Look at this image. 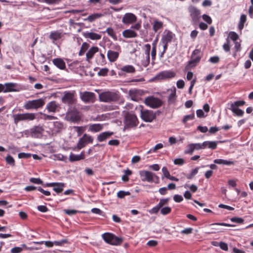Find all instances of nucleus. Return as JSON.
Returning a JSON list of instances; mask_svg holds the SVG:
<instances>
[{
	"instance_id": "1",
	"label": "nucleus",
	"mask_w": 253,
	"mask_h": 253,
	"mask_svg": "<svg viewBox=\"0 0 253 253\" xmlns=\"http://www.w3.org/2000/svg\"><path fill=\"white\" fill-rule=\"evenodd\" d=\"M120 95L118 92L114 91H104L99 94V100L106 103L116 102L119 100Z\"/></svg>"
},
{
	"instance_id": "2",
	"label": "nucleus",
	"mask_w": 253,
	"mask_h": 253,
	"mask_svg": "<svg viewBox=\"0 0 253 253\" xmlns=\"http://www.w3.org/2000/svg\"><path fill=\"white\" fill-rule=\"evenodd\" d=\"M124 128L129 129L136 127L138 124L136 116L132 112H126L124 115Z\"/></svg>"
},
{
	"instance_id": "3",
	"label": "nucleus",
	"mask_w": 253,
	"mask_h": 253,
	"mask_svg": "<svg viewBox=\"0 0 253 253\" xmlns=\"http://www.w3.org/2000/svg\"><path fill=\"white\" fill-rule=\"evenodd\" d=\"M102 237L106 243L114 246L120 245L123 241L122 238L117 237L114 234L108 232L103 234Z\"/></svg>"
},
{
	"instance_id": "4",
	"label": "nucleus",
	"mask_w": 253,
	"mask_h": 253,
	"mask_svg": "<svg viewBox=\"0 0 253 253\" xmlns=\"http://www.w3.org/2000/svg\"><path fill=\"white\" fill-rule=\"evenodd\" d=\"M44 104V99L43 98L29 100L25 103L24 108L26 110L38 109L42 108Z\"/></svg>"
},
{
	"instance_id": "5",
	"label": "nucleus",
	"mask_w": 253,
	"mask_h": 253,
	"mask_svg": "<svg viewBox=\"0 0 253 253\" xmlns=\"http://www.w3.org/2000/svg\"><path fill=\"white\" fill-rule=\"evenodd\" d=\"M62 101L63 103L67 104L69 105L75 104L76 102L75 91H65L64 92V95L62 97Z\"/></svg>"
},
{
	"instance_id": "6",
	"label": "nucleus",
	"mask_w": 253,
	"mask_h": 253,
	"mask_svg": "<svg viewBox=\"0 0 253 253\" xmlns=\"http://www.w3.org/2000/svg\"><path fill=\"white\" fill-rule=\"evenodd\" d=\"M145 104L150 107L154 109L158 108L162 106V101L154 96H148L145 98Z\"/></svg>"
},
{
	"instance_id": "7",
	"label": "nucleus",
	"mask_w": 253,
	"mask_h": 253,
	"mask_svg": "<svg viewBox=\"0 0 253 253\" xmlns=\"http://www.w3.org/2000/svg\"><path fill=\"white\" fill-rule=\"evenodd\" d=\"M14 123L17 124L22 121H33L36 119L35 113L18 114L13 116Z\"/></svg>"
},
{
	"instance_id": "8",
	"label": "nucleus",
	"mask_w": 253,
	"mask_h": 253,
	"mask_svg": "<svg viewBox=\"0 0 253 253\" xmlns=\"http://www.w3.org/2000/svg\"><path fill=\"white\" fill-rule=\"evenodd\" d=\"M139 173L141 180L143 182H152L154 177L158 178V176L151 171L143 170H140Z\"/></svg>"
},
{
	"instance_id": "9",
	"label": "nucleus",
	"mask_w": 253,
	"mask_h": 253,
	"mask_svg": "<svg viewBox=\"0 0 253 253\" xmlns=\"http://www.w3.org/2000/svg\"><path fill=\"white\" fill-rule=\"evenodd\" d=\"M81 115L77 110L68 111L65 115V119L71 122H77L81 119Z\"/></svg>"
},
{
	"instance_id": "10",
	"label": "nucleus",
	"mask_w": 253,
	"mask_h": 253,
	"mask_svg": "<svg viewBox=\"0 0 253 253\" xmlns=\"http://www.w3.org/2000/svg\"><path fill=\"white\" fill-rule=\"evenodd\" d=\"M93 140V138L92 136L84 134L83 137L79 139L77 145V148L78 150H80L84 147L87 144L92 143Z\"/></svg>"
},
{
	"instance_id": "11",
	"label": "nucleus",
	"mask_w": 253,
	"mask_h": 253,
	"mask_svg": "<svg viewBox=\"0 0 253 253\" xmlns=\"http://www.w3.org/2000/svg\"><path fill=\"white\" fill-rule=\"evenodd\" d=\"M141 118L146 122H151L156 118V114L152 110H141Z\"/></svg>"
},
{
	"instance_id": "12",
	"label": "nucleus",
	"mask_w": 253,
	"mask_h": 253,
	"mask_svg": "<svg viewBox=\"0 0 253 253\" xmlns=\"http://www.w3.org/2000/svg\"><path fill=\"white\" fill-rule=\"evenodd\" d=\"M151 49V45L146 44L144 45V59L141 60L142 65L146 67L150 63V51Z\"/></svg>"
},
{
	"instance_id": "13",
	"label": "nucleus",
	"mask_w": 253,
	"mask_h": 253,
	"mask_svg": "<svg viewBox=\"0 0 253 253\" xmlns=\"http://www.w3.org/2000/svg\"><path fill=\"white\" fill-rule=\"evenodd\" d=\"M80 97L85 103L92 102L95 100V94L93 92L85 91L80 93Z\"/></svg>"
},
{
	"instance_id": "14",
	"label": "nucleus",
	"mask_w": 253,
	"mask_h": 253,
	"mask_svg": "<svg viewBox=\"0 0 253 253\" xmlns=\"http://www.w3.org/2000/svg\"><path fill=\"white\" fill-rule=\"evenodd\" d=\"M200 50L199 49H195L191 55V59L189 61V65L191 66H195L200 60Z\"/></svg>"
},
{
	"instance_id": "15",
	"label": "nucleus",
	"mask_w": 253,
	"mask_h": 253,
	"mask_svg": "<svg viewBox=\"0 0 253 253\" xmlns=\"http://www.w3.org/2000/svg\"><path fill=\"white\" fill-rule=\"evenodd\" d=\"M136 16L131 13H127L123 17L122 22L125 24H129L136 21Z\"/></svg>"
},
{
	"instance_id": "16",
	"label": "nucleus",
	"mask_w": 253,
	"mask_h": 253,
	"mask_svg": "<svg viewBox=\"0 0 253 253\" xmlns=\"http://www.w3.org/2000/svg\"><path fill=\"white\" fill-rule=\"evenodd\" d=\"M190 15L193 20H197L201 14L200 10L194 6H190L188 7Z\"/></svg>"
},
{
	"instance_id": "17",
	"label": "nucleus",
	"mask_w": 253,
	"mask_h": 253,
	"mask_svg": "<svg viewBox=\"0 0 253 253\" xmlns=\"http://www.w3.org/2000/svg\"><path fill=\"white\" fill-rule=\"evenodd\" d=\"M43 128L40 126H36L30 129V133L32 136L39 138L40 137L43 132Z\"/></svg>"
},
{
	"instance_id": "18",
	"label": "nucleus",
	"mask_w": 253,
	"mask_h": 253,
	"mask_svg": "<svg viewBox=\"0 0 253 253\" xmlns=\"http://www.w3.org/2000/svg\"><path fill=\"white\" fill-rule=\"evenodd\" d=\"M175 76V73L171 71H165L160 73L157 75V78L159 79H170L173 78Z\"/></svg>"
},
{
	"instance_id": "19",
	"label": "nucleus",
	"mask_w": 253,
	"mask_h": 253,
	"mask_svg": "<svg viewBox=\"0 0 253 253\" xmlns=\"http://www.w3.org/2000/svg\"><path fill=\"white\" fill-rule=\"evenodd\" d=\"M174 35L173 33L169 31L164 32L161 41V43H169L171 42L173 39Z\"/></svg>"
},
{
	"instance_id": "20",
	"label": "nucleus",
	"mask_w": 253,
	"mask_h": 253,
	"mask_svg": "<svg viewBox=\"0 0 253 253\" xmlns=\"http://www.w3.org/2000/svg\"><path fill=\"white\" fill-rule=\"evenodd\" d=\"M59 107V105L56 101H52L49 102L46 106V109L48 110V112L54 113L56 111L57 109Z\"/></svg>"
},
{
	"instance_id": "21",
	"label": "nucleus",
	"mask_w": 253,
	"mask_h": 253,
	"mask_svg": "<svg viewBox=\"0 0 253 253\" xmlns=\"http://www.w3.org/2000/svg\"><path fill=\"white\" fill-rule=\"evenodd\" d=\"M52 62L55 66L61 70H64L66 68L65 62L61 58H55L53 59Z\"/></svg>"
},
{
	"instance_id": "22",
	"label": "nucleus",
	"mask_w": 253,
	"mask_h": 253,
	"mask_svg": "<svg viewBox=\"0 0 253 253\" xmlns=\"http://www.w3.org/2000/svg\"><path fill=\"white\" fill-rule=\"evenodd\" d=\"M119 55V52L118 51H114L111 50H109L107 52V57L108 60L111 62H115Z\"/></svg>"
},
{
	"instance_id": "23",
	"label": "nucleus",
	"mask_w": 253,
	"mask_h": 253,
	"mask_svg": "<svg viewBox=\"0 0 253 253\" xmlns=\"http://www.w3.org/2000/svg\"><path fill=\"white\" fill-rule=\"evenodd\" d=\"M84 36L92 40H98L101 38V36L98 34L93 32H85L83 34Z\"/></svg>"
},
{
	"instance_id": "24",
	"label": "nucleus",
	"mask_w": 253,
	"mask_h": 253,
	"mask_svg": "<svg viewBox=\"0 0 253 253\" xmlns=\"http://www.w3.org/2000/svg\"><path fill=\"white\" fill-rule=\"evenodd\" d=\"M217 141H206L202 143V146L204 149L208 148L211 149H215L217 147Z\"/></svg>"
},
{
	"instance_id": "25",
	"label": "nucleus",
	"mask_w": 253,
	"mask_h": 253,
	"mask_svg": "<svg viewBox=\"0 0 253 253\" xmlns=\"http://www.w3.org/2000/svg\"><path fill=\"white\" fill-rule=\"evenodd\" d=\"M99 50L98 47L93 46L91 47L86 54V60L89 61L94 56V54Z\"/></svg>"
},
{
	"instance_id": "26",
	"label": "nucleus",
	"mask_w": 253,
	"mask_h": 253,
	"mask_svg": "<svg viewBox=\"0 0 253 253\" xmlns=\"http://www.w3.org/2000/svg\"><path fill=\"white\" fill-rule=\"evenodd\" d=\"M122 35L126 38H132L137 36V34L136 32L130 29L124 31Z\"/></svg>"
},
{
	"instance_id": "27",
	"label": "nucleus",
	"mask_w": 253,
	"mask_h": 253,
	"mask_svg": "<svg viewBox=\"0 0 253 253\" xmlns=\"http://www.w3.org/2000/svg\"><path fill=\"white\" fill-rule=\"evenodd\" d=\"M113 134V132L106 131L99 134L97 136V140L99 142H102L106 140Z\"/></svg>"
},
{
	"instance_id": "28",
	"label": "nucleus",
	"mask_w": 253,
	"mask_h": 253,
	"mask_svg": "<svg viewBox=\"0 0 253 253\" xmlns=\"http://www.w3.org/2000/svg\"><path fill=\"white\" fill-rule=\"evenodd\" d=\"M84 157L83 152H82L79 155H75L73 153H71L69 156V160L71 162L78 161L84 159Z\"/></svg>"
},
{
	"instance_id": "29",
	"label": "nucleus",
	"mask_w": 253,
	"mask_h": 253,
	"mask_svg": "<svg viewBox=\"0 0 253 253\" xmlns=\"http://www.w3.org/2000/svg\"><path fill=\"white\" fill-rule=\"evenodd\" d=\"M170 93L168 96V103L169 104H173L176 100V89L174 88L170 90Z\"/></svg>"
},
{
	"instance_id": "30",
	"label": "nucleus",
	"mask_w": 253,
	"mask_h": 253,
	"mask_svg": "<svg viewBox=\"0 0 253 253\" xmlns=\"http://www.w3.org/2000/svg\"><path fill=\"white\" fill-rule=\"evenodd\" d=\"M140 90L133 89H131L128 92V95L131 100L133 101H137L138 95L139 94Z\"/></svg>"
},
{
	"instance_id": "31",
	"label": "nucleus",
	"mask_w": 253,
	"mask_h": 253,
	"mask_svg": "<svg viewBox=\"0 0 253 253\" xmlns=\"http://www.w3.org/2000/svg\"><path fill=\"white\" fill-rule=\"evenodd\" d=\"M102 128V125H101L100 124H96L90 125L88 129L89 131L91 132H96L101 130Z\"/></svg>"
},
{
	"instance_id": "32",
	"label": "nucleus",
	"mask_w": 253,
	"mask_h": 253,
	"mask_svg": "<svg viewBox=\"0 0 253 253\" xmlns=\"http://www.w3.org/2000/svg\"><path fill=\"white\" fill-rule=\"evenodd\" d=\"M103 16L101 13H94L88 16L86 18L84 19V21H88L90 22H92L95 20Z\"/></svg>"
},
{
	"instance_id": "33",
	"label": "nucleus",
	"mask_w": 253,
	"mask_h": 253,
	"mask_svg": "<svg viewBox=\"0 0 253 253\" xmlns=\"http://www.w3.org/2000/svg\"><path fill=\"white\" fill-rule=\"evenodd\" d=\"M16 84L12 83H5V90L6 92L11 91H17V89L15 88Z\"/></svg>"
},
{
	"instance_id": "34",
	"label": "nucleus",
	"mask_w": 253,
	"mask_h": 253,
	"mask_svg": "<svg viewBox=\"0 0 253 253\" xmlns=\"http://www.w3.org/2000/svg\"><path fill=\"white\" fill-rule=\"evenodd\" d=\"M213 162H214V163L216 164L225 165H227V166L233 165L234 164V162L233 161H227V160L220 159H215L213 161Z\"/></svg>"
},
{
	"instance_id": "35",
	"label": "nucleus",
	"mask_w": 253,
	"mask_h": 253,
	"mask_svg": "<svg viewBox=\"0 0 253 253\" xmlns=\"http://www.w3.org/2000/svg\"><path fill=\"white\" fill-rule=\"evenodd\" d=\"M62 33L59 31L51 32L49 35V38L53 41H57L62 37Z\"/></svg>"
},
{
	"instance_id": "36",
	"label": "nucleus",
	"mask_w": 253,
	"mask_h": 253,
	"mask_svg": "<svg viewBox=\"0 0 253 253\" xmlns=\"http://www.w3.org/2000/svg\"><path fill=\"white\" fill-rule=\"evenodd\" d=\"M163 27V23L162 22L157 20H155L153 25V29L155 32H157L159 30L162 29Z\"/></svg>"
},
{
	"instance_id": "37",
	"label": "nucleus",
	"mask_w": 253,
	"mask_h": 253,
	"mask_svg": "<svg viewBox=\"0 0 253 253\" xmlns=\"http://www.w3.org/2000/svg\"><path fill=\"white\" fill-rule=\"evenodd\" d=\"M65 186L64 183H56L54 186L53 190L57 193L61 192L63 190V188Z\"/></svg>"
},
{
	"instance_id": "38",
	"label": "nucleus",
	"mask_w": 253,
	"mask_h": 253,
	"mask_svg": "<svg viewBox=\"0 0 253 253\" xmlns=\"http://www.w3.org/2000/svg\"><path fill=\"white\" fill-rule=\"evenodd\" d=\"M122 71L126 73H132L135 71V68L131 65H126L123 67L121 69Z\"/></svg>"
},
{
	"instance_id": "39",
	"label": "nucleus",
	"mask_w": 253,
	"mask_h": 253,
	"mask_svg": "<svg viewBox=\"0 0 253 253\" xmlns=\"http://www.w3.org/2000/svg\"><path fill=\"white\" fill-rule=\"evenodd\" d=\"M246 21V15L245 14L241 15L240 19V22L238 24V28L240 30H242L244 26V24Z\"/></svg>"
},
{
	"instance_id": "40",
	"label": "nucleus",
	"mask_w": 253,
	"mask_h": 253,
	"mask_svg": "<svg viewBox=\"0 0 253 253\" xmlns=\"http://www.w3.org/2000/svg\"><path fill=\"white\" fill-rule=\"evenodd\" d=\"M106 33L109 36L112 37L114 40H117V37L112 28H108L106 30Z\"/></svg>"
},
{
	"instance_id": "41",
	"label": "nucleus",
	"mask_w": 253,
	"mask_h": 253,
	"mask_svg": "<svg viewBox=\"0 0 253 253\" xmlns=\"http://www.w3.org/2000/svg\"><path fill=\"white\" fill-rule=\"evenodd\" d=\"M229 109L231 110L234 114L238 116L241 117L244 113V111L238 108H230Z\"/></svg>"
},
{
	"instance_id": "42",
	"label": "nucleus",
	"mask_w": 253,
	"mask_h": 253,
	"mask_svg": "<svg viewBox=\"0 0 253 253\" xmlns=\"http://www.w3.org/2000/svg\"><path fill=\"white\" fill-rule=\"evenodd\" d=\"M89 47V44L87 42H83L82 46L81 47V49L79 51V55L80 56H82L83 55V54L85 52V51L87 50V49Z\"/></svg>"
},
{
	"instance_id": "43",
	"label": "nucleus",
	"mask_w": 253,
	"mask_h": 253,
	"mask_svg": "<svg viewBox=\"0 0 253 253\" xmlns=\"http://www.w3.org/2000/svg\"><path fill=\"white\" fill-rule=\"evenodd\" d=\"M125 174L122 176V180L124 182H127L128 180V176L132 174V171L127 169L124 171Z\"/></svg>"
},
{
	"instance_id": "44",
	"label": "nucleus",
	"mask_w": 253,
	"mask_h": 253,
	"mask_svg": "<svg viewBox=\"0 0 253 253\" xmlns=\"http://www.w3.org/2000/svg\"><path fill=\"white\" fill-rule=\"evenodd\" d=\"M246 103L245 101L243 100L237 101L230 104V108H238L239 106H243Z\"/></svg>"
},
{
	"instance_id": "45",
	"label": "nucleus",
	"mask_w": 253,
	"mask_h": 253,
	"mask_svg": "<svg viewBox=\"0 0 253 253\" xmlns=\"http://www.w3.org/2000/svg\"><path fill=\"white\" fill-rule=\"evenodd\" d=\"M5 161L6 163L10 166L14 167L15 166V161L12 157L10 155H8L5 158Z\"/></svg>"
},
{
	"instance_id": "46",
	"label": "nucleus",
	"mask_w": 253,
	"mask_h": 253,
	"mask_svg": "<svg viewBox=\"0 0 253 253\" xmlns=\"http://www.w3.org/2000/svg\"><path fill=\"white\" fill-rule=\"evenodd\" d=\"M194 118H195L194 114L186 115L184 117V118L182 120V122L185 124L187 122H188V121H190V120H192L194 119Z\"/></svg>"
},
{
	"instance_id": "47",
	"label": "nucleus",
	"mask_w": 253,
	"mask_h": 253,
	"mask_svg": "<svg viewBox=\"0 0 253 253\" xmlns=\"http://www.w3.org/2000/svg\"><path fill=\"white\" fill-rule=\"evenodd\" d=\"M195 150L193 143L189 144L185 150L186 154H192L193 152Z\"/></svg>"
},
{
	"instance_id": "48",
	"label": "nucleus",
	"mask_w": 253,
	"mask_h": 253,
	"mask_svg": "<svg viewBox=\"0 0 253 253\" xmlns=\"http://www.w3.org/2000/svg\"><path fill=\"white\" fill-rule=\"evenodd\" d=\"M161 213L163 215H167L170 212L171 208L169 207H165L161 208Z\"/></svg>"
},
{
	"instance_id": "49",
	"label": "nucleus",
	"mask_w": 253,
	"mask_h": 253,
	"mask_svg": "<svg viewBox=\"0 0 253 253\" xmlns=\"http://www.w3.org/2000/svg\"><path fill=\"white\" fill-rule=\"evenodd\" d=\"M229 37L234 42L238 39V35L234 32H230L229 34Z\"/></svg>"
},
{
	"instance_id": "50",
	"label": "nucleus",
	"mask_w": 253,
	"mask_h": 253,
	"mask_svg": "<svg viewBox=\"0 0 253 253\" xmlns=\"http://www.w3.org/2000/svg\"><path fill=\"white\" fill-rule=\"evenodd\" d=\"M184 160L182 158L175 159L173 161V163L176 165L181 166L184 164Z\"/></svg>"
},
{
	"instance_id": "51",
	"label": "nucleus",
	"mask_w": 253,
	"mask_h": 253,
	"mask_svg": "<svg viewBox=\"0 0 253 253\" xmlns=\"http://www.w3.org/2000/svg\"><path fill=\"white\" fill-rule=\"evenodd\" d=\"M230 220L237 223H242L244 222V219L242 218L237 217H232L230 219Z\"/></svg>"
},
{
	"instance_id": "52",
	"label": "nucleus",
	"mask_w": 253,
	"mask_h": 253,
	"mask_svg": "<svg viewBox=\"0 0 253 253\" xmlns=\"http://www.w3.org/2000/svg\"><path fill=\"white\" fill-rule=\"evenodd\" d=\"M30 181L32 183H33L35 184H42V181L40 178H31L30 179Z\"/></svg>"
},
{
	"instance_id": "53",
	"label": "nucleus",
	"mask_w": 253,
	"mask_h": 253,
	"mask_svg": "<svg viewBox=\"0 0 253 253\" xmlns=\"http://www.w3.org/2000/svg\"><path fill=\"white\" fill-rule=\"evenodd\" d=\"M223 48L226 52L230 51V47L229 45V41L228 38L226 39V42L223 45Z\"/></svg>"
},
{
	"instance_id": "54",
	"label": "nucleus",
	"mask_w": 253,
	"mask_h": 253,
	"mask_svg": "<svg viewBox=\"0 0 253 253\" xmlns=\"http://www.w3.org/2000/svg\"><path fill=\"white\" fill-rule=\"evenodd\" d=\"M68 243V241L66 239H62L60 241H54L53 242L54 245L57 246H61L64 244Z\"/></svg>"
},
{
	"instance_id": "55",
	"label": "nucleus",
	"mask_w": 253,
	"mask_h": 253,
	"mask_svg": "<svg viewBox=\"0 0 253 253\" xmlns=\"http://www.w3.org/2000/svg\"><path fill=\"white\" fill-rule=\"evenodd\" d=\"M31 156V154L30 153H20L18 155V157L19 159L22 158H28Z\"/></svg>"
},
{
	"instance_id": "56",
	"label": "nucleus",
	"mask_w": 253,
	"mask_h": 253,
	"mask_svg": "<svg viewBox=\"0 0 253 253\" xmlns=\"http://www.w3.org/2000/svg\"><path fill=\"white\" fill-rule=\"evenodd\" d=\"M156 56V48L155 47H152L151 51V58L152 60V64L154 63V60H155Z\"/></svg>"
},
{
	"instance_id": "57",
	"label": "nucleus",
	"mask_w": 253,
	"mask_h": 253,
	"mask_svg": "<svg viewBox=\"0 0 253 253\" xmlns=\"http://www.w3.org/2000/svg\"><path fill=\"white\" fill-rule=\"evenodd\" d=\"M169 198L161 199L158 204L159 206H160L161 208H162L164 205L167 204V203L169 202Z\"/></svg>"
},
{
	"instance_id": "58",
	"label": "nucleus",
	"mask_w": 253,
	"mask_h": 253,
	"mask_svg": "<svg viewBox=\"0 0 253 253\" xmlns=\"http://www.w3.org/2000/svg\"><path fill=\"white\" fill-rule=\"evenodd\" d=\"M64 211L68 215H72L77 213L78 211L75 210H64Z\"/></svg>"
},
{
	"instance_id": "59",
	"label": "nucleus",
	"mask_w": 253,
	"mask_h": 253,
	"mask_svg": "<svg viewBox=\"0 0 253 253\" xmlns=\"http://www.w3.org/2000/svg\"><path fill=\"white\" fill-rule=\"evenodd\" d=\"M108 72V69L107 68H102L98 73V75L99 76H105Z\"/></svg>"
},
{
	"instance_id": "60",
	"label": "nucleus",
	"mask_w": 253,
	"mask_h": 253,
	"mask_svg": "<svg viewBox=\"0 0 253 253\" xmlns=\"http://www.w3.org/2000/svg\"><path fill=\"white\" fill-rule=\"evenodd\" d=\"M162 171L164 175L166 178H168L170 176V174L166 167H163L162 169Z\"/></svg>"
},
{
	"instance_id": "61",
	"label": "nucleus",
	"mask_w": 253,
	"mask_h": 253,
	"mask_svg": "<svg viewBox=\"0 0 253 253\" xmlns=\"http://www.w3.org/2000/svg\"><path fill=\"white\" fill-rule=\"evenodd\" d=\"M160 209L161 207L159 206L158 204L155 207L153 208L151 210H150L149 212L150 213H157Z\"/></svg>"
},
{
	"instance_id": "62",
	"label": "nucleus",
	"mask_w": 253,
	"mask_h": 253,
	"mask_svg": "<svg viewBox=\"0 0 253 253\" xmlns=\"http://www.w3.org/2000/svg\"><path fill=\"white\" fill-rule=\"evenodd\" d=\"M173 200L175 202L179 203L181 202L183 200V198L182 196L179 195H175L173 196Z\"/></svg>"
},
{
	"instance_id": "63",
	"label": "nucleus",
	"mask_w": 253,
	"mask_h": 253,
	"mask_svg": "<svg viewBox=\"0 0 253 253\" xmlns=\"http://www.w3.org/2000/svg\"><path fill=\"white\" fill-rule=\"evenodd\" d=\"M203 19L209 24H211L212 22L211 18L208 15L204 14L203 15Z\"/></svg>"
},
{
	"instance_id": "64",
	"label": "nucleus",
	"mask_w": 253,
	"mask_h": 253,
	"mask_svg": "<svg viewBox=\"0 0 253 253\" xmlns=\"http://www.w3.org/2000/svg\"><path fill=\"white\" fill-rule=\"evenodd\" d=\"M22 251V248L21 247H14L11 250V253H20Z\"/></svg>"
}]
</instances>
